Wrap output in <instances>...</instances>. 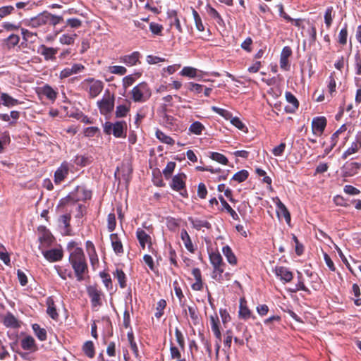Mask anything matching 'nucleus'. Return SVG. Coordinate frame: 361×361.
I'll return each mask as SVG.
<instances>
[{
	"mask_svg": "<svg viewBox=\"0 0 361 361\" xmlns=\"http://www.w3.org/2000/svg\"><path fill=\"white\" fill-rule=\"evenodd\" d=\"M68 260L74 271L77 281H83L85 275L88 273V266L83 250L77 248L73 250L69 255Z\"/></svg>",
	"mask_w": 361,
	"mask_h": 361,
	"instance_id": "f257e3e1",
	"label": "nucleus"
},
{
	"mask_svg": "<svg viewBox=\"0 0 361 361\" xmlns=\"http://www.w3.org/2000/svg\"><path fill=\"white\" fill-rule=\"evenodd\" d=\"M92 197V192L82 186H78L75 190L71 192L66 197L60 200V205H75L81 200H90Z\"/></svg>",
	"mask_w": 361,
	"mask_h": 361,
	"instance_id": "f03ea898",
	"label": "nucleus"
},
{
	"mask_svg": "<svg viewBox=\"0 0 361 361\" xmlns=\"http://www.w3.org/2000/svg\"><path fill=\"white\" fill-rule=\"evenodd\" d=\"M209 262L213 267L212 273V278L218 282L223 281L222 274L226 269V264L223 261L222 256L219 252H209Z\"/></svg>",
	"mask_w": 361,
	"mask_h": 361,
	"instance_id": "7ed1b4c3",
	"label": "nucleus"
},
{
	"mask_svg": "<svg viewBox=\"0 0 361 361\" xmlns=\"http://www.w3.org/2000/svg\"><path fill=\"white\" fill-rule=\"evenodd\" d=\"M130 96L134 102L143 103L151 97L152 90L147 82H141L132 89Z\"/></svg>",
	"mask_w": 361,
	"mask_h": 361,
	"instance_id": "20e7f679",
	"label": "nucleus"
},
{
	"mask_svg": "<svg viewBox=\"0 0 361 361\" xmlns=\"http://www.w3.org/2000/svg\"><path fill=\"white\" fill-rule=\"evenodd\" d=\"M103 128L105 134H112L116 138H125L127 135V123L124 121L115 123L106 121Z\"/></svg>",
	"mask_w": 361,
	"mask_h": 361,
	"instance_id": "39448f33",
	"label": "nucleus"
},
{
	"mask_svg": "<svg viewBox=\"0 0 361 361\" xmlns=\"http://www.w3.org/2000/svg\"><path fill=\"white\" fill-rule=\"evenodd\" d=\"M80 88L88 93L90 98H94L102 92L104 83L93 78H88L81 82Z\"/></svg>",
	"mask_w": 361,
	"mask_h": 361,
	"instance_id": "423d86ee",
	"label": "nucleus"
},
{
	"mask_svg": "<svg viewBox=\"0 0 361 361\" xmlns=\"http://www.w3.org/2000/svg\"><path fill=\"white\" fill-rule=\"evenodd\" d=\"M87 293L90 298L92 308L101 307L104 294L97 285L89 286L87 287Z\"/></svg>",
	"mask_w": 361,
	"mask_h": 361,
	"instance_id": "0eeeda50",
	"label": "nucleus"
},
{
	"mask_svg": "<svg viewBox=\"0 0 361 361\" xmlns=\"http://www.w3.org/2000/svg\"><path fill=\"white\" fill-rule=\"evenodd\" d=\"M186 175L183 173H178L172 178L171 188L180 192V195L184 197H188V192L185 189Z\"/></svg>",
	"mask_w": 361,
	"mask_h": 361,
	"instance_id": "6e6552de",
	"label": "nucleus"
},
{
	"mask_svg": "<svg viewBox=\"0 0 361 361\" xmlns=\"http://www.w3.org/2000/svg\"><path fill=\"white\" fill-rule=\"evenodd\" d=\"M97 106L99 107V111L102 115H106L111 112L114 109V97L108 96H104L103 98L97 102Z\"/></svg>",
	"mask_w": 361,
	"mask_h": 361,
	"instance_id": "1a4fd4ad",
	"label": "nucleus"
},
{
	"mask_svg": "<svg viewBox=\"0 0 361 361\" xmlns=\"http://www.w3.org/2000/svg\"><path fill=\"white\" fill-rule=\"evenodd\" d=\"M85 69L84 65L81 63H73L71 67L63 68L59 73V79L63 80L73 75L82 72Z\"/></svg>",
	"mask_w": 361,
	"mask_h": 361,
	"instance_id": "9d476101",
	"label": "nucleus"
},
{
	"mask_svg": "<svg viewBox=\"0 0 361 361\" xmlns=\"http://www.w3.org/2000/svg\"><path fill=\"white\" fill-rule=\"evenodd\" d=\"M327 121L324 116H317L312 119V130L317 136H321L326 126Z\"/></svg>",
	"mask_w": 361,
	"mask_h": 361,
	"instance_id": "9b49d317",
	"label": "nucleus"
},
{
	"mask_svg": "<svg viewBox=\"0 0 361 361\" xmlns=\"http://www.w3.org/2000/svg\"><path fill=\"white\" fill-rule=\"evenodd\" d=\"M274 272L283 283H289L293 280V272L286 267L276 266L274 269Z\"/></svg>",
	"mask_w": 361,
	"mask_h": 361,
	"instance_id": "f8f14e48",
	"label": "nucleus"
},
{
	"mask_svg": "<svg viewBox=\"0 0 361 361\" xmlns=\"http://www.w3.org/2000/svg\"><path fill=\"white\" fill-rule=\"evenodd\" d=\"M37 53L44 57L45 61H55L56 55L58 53V48L49 47L44 44H41L37 50Z\"/></svg>",
	"mask_w": 361,
	"mask_h": 361,
	"instance_id": "ddd939ff",
	"label": "nucleus"
},
{
	"mask_svg": "<svg viewBox=\"0 0 361 361\" xmlns=\"http://www.w3.org/2000/svg\"><path fill=\"white\" fill-rule=\"evenodd\" d=\"M135 234L142 249H145L146 245L148 246V248H150L152 246L151 236L147 234L143 229L138 228L136 230Z\"/></svg>",
	"mask_w": 361,
	"mask_h": 361,
	"instance_id": "4468645a",
	"label": "nucleus"
},
{
	"mask_svg": "<svg viewBox=\"0 0 361 361\" xmlns=\"http://www.w3.org/2000/svg\"><path fill=\"white\" fill-rule=\"evenodd\" d=\"M361 168L360 162H346L342 167V173L344 177H351L358 173Z\"/></svg>",
	"mask_w": 361,
	"mask_h": 361,
	"instance_id": "2eb2a0df",
	"label": "nucleus"
},
{
	"mask_svg": "<svg viewBox=\"0 0 361 361\" xmlns=\"http://www.w3.org/2000/svg\"><path fill=\"white\" fill-rule=\"evenodd\" d=\"M47 11L31 18L26 25L32 28H37L47 25Z\"/></svg>",
	"mask_w": 361,
	"mask_h": 361,
	"instance_id": "dca6fc26",
	"label": "nucleus"
},
{
	"mask_svg": "<svg viewBox=\"0 0 361 361\" xmlns=\"http://www.w3.org/2000/svg\"><path fill=\"white\" fill-rule=\"evenodd\" d=\"M43 256L50 262H58L62 259L63 251L61 248H52L43 252Z\"/></svg>",
	"mask_w": 361,
	"mask_h": 361,
	"instance_id": "f3484780",
	"label": "nucleus"
},
{
	"mask_svg": "<svg viewBox=\"0 0 361 361\" xmlns=\"http://www.w3.org/2000/svg\"><path fill=\"white\" fill-rule=\"evenodd\" d=\"M109 238L112 249L115 254L118 256L122 255L124 252V249L121 238L119 237L118 234L111 233Z\"/></svg>",
	"mask_w": 361,
	"mask_h": 361,
	"instance_id": "a211bd4d",
	"label": "nucleus"
},
{
	"mask_svg": "<svg viewBox=\"0 0 361 361\" xmlns=\"http://www.w3.org/2000/svg\"><path fill=\"white\" fill-rule=\"evenodd\" d=\"M141 54L139 51H133L130 54L124 55L119 58L120 62L125 63L128 66H133L140 63V58Z\"/></svg>",
	"mask_w": 361,
	"mask_h": 361,
	"instance_id": "6ab92c4d",
	"label": "nucleus"
},
{
	"mask_svg": "<svg viewBox=\"0 0 361 361\" xmlns=\"http://www.w3.org/2000/svg\"><path fill=\"white\" fill-rule=\"evenodd\" d=\"M285 97L286 101L291 104V106H286L285 107L286 112L290 114L295 113L299 107L298 100L290 92H286Z\"/></svg>",
	"mask_w": 361,
	"mask_h": 361,
	"instance_id": "aec40b11",
	"label": "nucleus"
},
{
	"mask_svg": "<svg viewBox=\"0 0 361 361\" xmlns=\"http://www.w3.org/2000/svg\"><path fill=\"white\" fill-rule=\"evenodd\" d=\"M211 329L215 337L219 341H221V333L220 330V322L216 313L209 317Z\"/></svg>",
	"mask_w": 361,
	"mask_h": 361,
	"instance_id": "412c9836",
	"label": "nucleus"
},
{
	"mask_svg": "<svg viewBox=\"0 0 361 361\" xmlns=\"http://www.w3.org/2000/svg\"><path fill=\"white\" fill-rule=\"evenodd\" d=\"M182 351L183 350L180 349V348L176 346L172 341H170V353L169 355V360L173 361H186V359L184 357H182Z\"/></svg>",
	"mask_w": 361,
	"mask_h": 361,
	"instance_id": "4be33fe9",
	"label": "nucleus"
},
{
	"mask_svg": "<svg viewBox=\"0 0 361 361\" xmlns=\"http://www.w3.org/2000/svg\"><path fill=\"white\" fill-rule=\"evenodd\" d=\"M361 148V135H357L355 140L352 142L351 146L348 148L342 154L343 159H347L350 155L356 153Z\"/></svg>",
	"mask_w": 361,
	"mask_h": 361,
	"instance_id": "5701e85b",
	"label": "nucleus"
},
{
	"mask_svg": "<svg viewBox=\"0 0 361 361\" xmlns=\"http://www.w3.org/2000/svg\"><path fill=\"white\" fill-rule=\"evenodd\" d=\"M3 324L8 328L18 329L20 327V322L10 312L4 317Z\"/></svg>",
	"mask_w": 361,
	"mask_h": 361,
	"instance_id": "b1692460",
	"label": "nucleus"
},
{
	"mask_svg": "<svg viewBox=\"0 0 361 361\" xmlns=\"http://www.w3.org/2000/svg\"><path fill=\"white\" fill-rule=\"evenodd\" d=\"M68 174V167L67 164H62L54 173V183L56 185L60 184L65 180Z\"/></svg>",
	"mask_w": 361,
	"mask_h": 361,
	"instance_id": "393cba45",
	"label": "nucleus"
},
{
	"mask_svg": "<svg viewBox=\"0 0 361 361\" xmlns=\"http://www.w3.org/2000/svg\"><path fill=\"white\" fill-rule=\"evenodd\" d=\"M238 315L240 318L244 320H247L251 317L253 319L255 318V317L252 316V312L247 306V302L244 298L240 299Z\"/></svg>",
	"mask_w": 361,
	"mask_h": 361,
	"instance_id": "a878e982",
	"label": "nucleus"
},
{
	"mask_svg": "<svg viewBox=\"0 0 361 361\" xmlns=\"http://www.w3.org/2000/svg\"><path fill=\"white\" fill-rule=\"evenodd\" d=\"M46 305L47 307V313L53 319L58 320L59 314L56 310L55 302L52 297H48L46 300Z\"/></svg>",
	"mask_w": 361,
	"mask_h": 361,
	"instance_id": "bb28decb",
	"label": "nucleus"
},
{
	"mask_svg": "<svg viewBox=\"0 0 361 361\" xmlns=\"http://www.w3.org/2000/svg\"><path fill=\"white\" fill-rule=\"evenodd\" d=\"M21 347L25 350L35 352L37 350L35 341L31 336H27L21 340Z\"/></svg>",
	"mask_w": 361,
	"mask_h": 361,
	"instance_id": "cd10ccee",
	"label": "nucleus"
},
{
	"mask_svg": "<svg viewBox=\"0 0 361 361\" xmlns=\"http://www.w3.org/2000/svg\"><path fill=\"white\" fill-rule=\"evenodd\" d=\"M276 204V212L279 216H283L286 223L290 222V214L286 205L278 198Z\"/></svg>",
	"mask_w": 361,
	"mask_h": 361,
	"instance_id": "c85d7f7f",
	"label": "nucleus"
},
{
	"mask_svg": "<svg viewBox=\"0 0 361 361\" xmlns=\"http://www.w3.org/2000/svg\"><path fill=\"white\" fill-rule=\"evenodd\" d=\"M188 221L191 223L192 227L197 231H200L202 228H206L207 229H210L212 228L211 224L205 219H200L190 216L188 217Z\"/></svg>",
	"mask_w": 361,
	"mask_h": 361,
	"instance_id": "c756f323",
	"label": "nucleus"
},
{
	"mask_svg": "<svg viewBox=\"0 0 361 361\" xmlns=\"http://www.w3.org/2000/svg\"><path fill=\"white\" fill-rule=\"evenodd\" d=\"M202 71L191 66H185L180 72V75L190 78H195L201 76Z\"/></svg>",
	"mask_w": 361,
	"mask_h": 361,
	"instance_id": "7c9ffc66",
	"label": "nucleus"
},
{
	"mask_svg": "<svg viewBox=\"0 0 361 361\" xmlns=\"http://www.w3.org/2000/svg\"><path fill=\"white\" fill-rule=\"evenodd\" d=\"M1 100L2 101V104L7 107H12L23 103L22 102L12 97L8 94L5 92H2L1 94Z\"/></svg>",
	"mask_w": 361,
	"mask_h": 361,
	"instance_id": "2f4dec72",
	"label": "nucleus"
},
{
	"mask_svg": "<svg viewBox=\"0 0 361 361\" xmlns=\"http://www.w3.org/2000/svg\"><path fill=\"white\" fill-rule=\"evenodd\" d=\"M222 252L224 255L226 257L227 262L233 266H235L238 263V259L231 250V248L228 245L224 246L222 248Z\"/></svg>",
	"mask_w": 361,
	"mask_h": 361,
	"instance_id": "473e14b6",
	"label": "nucleus"
},
{
	"mask_svg": "<svg viewBox=\"0 0 361 361\" xmlns=\"http://www.w3.org/2000/svg\"><path fill=\"white\" fill-rule=\"evenodd\" d=\"M180 238L183 241L185 248L191 253L195 252V247L192 243L191 238L185 229H182L180 232Z\"/></svg>",
	"mask_w": 361,
	"mask_h": 361,
	"instance_id": "72a5a7b5",
	"label": "nucleus"
},
{
	"mask_svg": "<svg viewBox=\"0 0 361 361\" xmlns=\"http://www.w3.org/2000/svg\"><path fill=\"white\" fill-rule=\"evenodd\" d=\"M113 276L117 279L121 288H125L126 287V275L122 269H116V271L113 272Z\"/></svg>",
	"mask_w": 361,
	"mask_h": 361,
	"instance_id": "f704fd0d",
	"label": "nucleus"
},
{
	"mask_svg": "<svg viewBox=\"0 0 361 361\" xmlns=\"http://www.w3.org/2000/svg\"><path fill=\"white\" fill-rule=\"evenodd\" d=\"M188 310L192 324L195 326L199 324L200 322V317L197 307L195 305L188 306Z\"/></svg>",
	"mask_w": 361,
	"mask_h": 361,
	"instance_id": "c9c22d12",
	"label": "nucleus"
},
{
	"mask_svg": "<svg viewBox=\"0 0 361 361\" xmlns=\"http://www.w3.org/2000/svg\"><path fill=\"white\" fill-rule=\"evenodd\" d=\"M41 93L51 101H54L57 97V92L49 85H45L41 88Z\"/></svg>",
	"mask_w": 361,
	"mask_h": 361,
	"instance_id": "e433bc0d",
	"label": "nucleus"
},
{
	"mask_svg": "<svg viewBox=\"0 0 361 361\" xmlns=\"http://www.w3.org/2000/svg\"><path fill=\"white\" fill-rule=\"evenodd\" d=\"M335 17V11L334 10V8L332 6H329L325 11L324 13V23L326 25V27L327 29H329L333 22V19Z\"/></svg>",
	"mask_w": 361,
	"mask_h": 361,
	"instance_id": "4c0bfd02",
	"label": "nucleus"
},
{
	"mask_svg": "<svg viewBox=\"0 0 361 361\" xmlns=\"http://www.w3.org/2000/svg\"><path fill=\"white\" fill-rule=\"evenodd\" d=\"M155 135L156 137L164 144L173 145L175 143L174 140L171 137L166 135L164 132L159 129L156 130Z\"/></svg>",
	"mask_w": 361,
	"mask_h": 361,
	"instance_id": "58836bf2",
	"label": "nucleus"
},
{
	"mask_svg": "<svg viewBox=\"0 0 361 361\" xmlns=\"http://www.w3.org/2000/svg\"><path fill=\"white\" fill-rule=\"evenodd\" d=\"M327 87L330 96L331 97H334L336 92V73L334 71L332 72L329 77Z\"/></svg>",
	"mask_w": 361,
	"mask_h": 361,
	"instance_id": "ea45409f",
	"label": "nucleus"
},
{
	"mask_svg": "<svg viewBox=\"0 0 361 361\" xmlns=\"http://www.w3.org/2000/svg\"><path fill=\"white\" fill-rule=\"evenodd\" d=\"M82 351L89 358H93L95 355L94 345L92 341H86L82 345Z\"/></svg>",
	"mask_w": 361,
	"mask_h": 361,
	"instance_id": "a19ab883",
	"label": "nucleus"
},
{
	"mask_svg": "<svg viewBox=\"0 0 361 361\" xmlns=\"http://www.w3.org/2000/svg\"><path fill=\"white\" fill-rule=\"evenodd\" d=\"M32 327L35 334L39 341H44L47 340V331L45 329L41 328L38 324H32Z\"/></svg>",
	"mask_w": 361,
	"mask_h": 361,
	"instance_id": "79ce46f5",
	"label": "nucleus"
},
{
	"mask_svg": "<svg viewBox=\"0 0 361 361\" xmlns=\"http://www.w3.org/2000/svg\"><path fill=\"white\" fill-rule=\"evenodd\" d=\"M204 128V125L201 122L195 121L190 126L188 130L191 134L200 135L202 134Z\"/></svg>",
	"mask_w": 361,
	"mask_h": 361,
	"instance_id": "37998d69",
	"label": "nucleus"
},
{
	"mask_svg": "<svg viewBox=\"0 0 361 361\" xmlns=\"http://www.w3.org/2000/svg\"><path fill=\"white\" fill-rule=\"evenodd\" d=\"M128 340L130 344V349L132 350L135 357H139V350L137 345L134 339V334L132 330L127 334Z\"/></svg>",
	"mask_w": 361,
	"mask_h": 361,
	"instance_id": "c03bdc74",
	"label": "nucleus"
},
{
	"mask_svg": "<svg viewBox=\"0 0 361 361\" xmlns=\"http://www.w3.org/2000/svg\"><path fill=\"white\" fill-rule=\"evenodd\" d=\"M299 290H303L310 293V290L305 285L302 274L298 271V283L295 285V288L293 290V292L295 293Z\"/></svg>",
	"mask_w": 361,
	"mask_h": 361,
	"instance_id": "a18cd8bd",
	"label": "nucleus"
},
{
	"mask_svg": "<svg viewBox=\"0 0 361 361\" xmlns=\"http://www.w3.org/2000/svg\"><path fill=\"white\" fill-rule=\"evenodd\" d=\"M130 109V104L118 105L116 106L115 116L116 118H123L127 116Z\"/></svg>",
	"mask_w": 361,
	"mask_h": 361,
	"instance_id": "49530a36",
	"label": "nucleus"
},
{
	"mask_svg": "<svg viewBox=\"0 0 361 361\" xmlns=\"http://www.w3.org/2000/svg\"><path fill=\"white\" fill-rule=\"evenodd\" d=\"M99 276L102 279V282H103L105 288L108 290H112L113 283H112V280H111L110 274L106 271H101L99 273Z\"/></svg>",
	"mask_w": 361,
	"mask_h": 361,
	"instance_id": "de8ad7c7",
	"label": "nucleus"
},
{
	"mask_svg": "<svg viewBox=\"0 0 361 361\" xmlns=\"http://www.w3.org/2000/svg\"><path fill=\"white\" fill-rule=\"evenodd\" d=\"M175 337L178 348H180L183 352H184L185 348V338L181 331L178 327L175 329Z\"/></svg>",
	"mask_w": 361,
	"mask_h": 361,
	"instance_id": "09e8293b",
	"label": "nucleus"
},
{
	"mask_svg": "<svg viewBox=\"0 0 361 361\" xmlns=\"http://www.w3.org/2000/svg\"><path fill=\"white\" fill-rule=\"evenodd\" d=\"M192 13L193 16V18L195 20V27H196L197 30L200 32H203L204 30V26L202 23V18H201L200 14L194 8L192 9Z\"/></svg>",
	"mask_w": 361,
	"mask_h": 361,
	"instance_id": "8fccbe9b",
	"label": "nucleus"
},
{
	"mask_svg": "<svg viewBox=\"0 0 361 361\" xmlns=\"http://www.w3.org/2000/svg\"><path fill=\"white\" fill-rule=\"evenodd\" d=\"M209 158L223 165H226L228 162V159L224 154L219 152H210Z\"/></svg>",
	"mask_w": 361,
	"mask_h": 361,
	"instance_id": "3c124183",
	"label": "nucleus"
},
{
	"mask_svg": "<svg viewBox=\"0 0 361 361\" xmlns=\"http://www.w3.org/2000/svg\"><path fill=\"white\" fill-rule=\"evenodd\" d=\"M141 75V73H137L135 75H128L125 76L123 78V87L125 90H126L128 87L131 86L136 80V78L135 76H137V78H139Z\"/></svg>",
	"mask_w": 361,
	"mask_h": 361,
	"instance_id": "603ef678",
	"label": "nucleus"
},
{
	"mask_svg": "<svg viewBox=\"0 0 361 361\" xmlns=\"http://www.w3.org/2000/svg\"><path fill=\"white\" fill-rule=\"evenodd\" d=\"M77 37L76 34L68 35L63 34L59 38V42L62 44L71 45L75 42V39Z\"/></svg>",
	"mask_w": 361,
	"mask_h": 361,
	"instance_id": "864d4df0",
	"label": "nucleus"
},
{
	"mask_svg": "<svg viewBox=\"0 0 361 361\" xmlns=\"http://www.w3.org/2000/svg\"><path fill=\"white\" fill-rule=\"evenodd\" d=\"M6 45L8 49L13 48L16 46L20 42V37L16 34L10 35L6 39Z\"/></svg>",
	"mask_w": 361,
	"mask_h": 361,
	"instance_id": "5fc2aeb1",
	"label": "nucleus"
},
{
	"mask_svg": "<svg viewBox=\"0 0 361 361\" xmlns=\"http://www.w3.org/2000/svg\"><path fill=\"white\" fill-rule=\"evenodd\" d=\"M211 109L212 111L216 113L226 120L231 118L232 114L226 109H221L215 106H212Z\"/></svg>",
	"mask_w": 361,
	"mask_h": 361,
	"instance_id": "6e6d98bb",
	"label": "nucleus"
},
{
	"mask_svg": "<svg viewBox=\"0 0 361 361\" xmlns=\"http://www.w3.org/2000/svg\"><path fill=\"white\" fill-rule=\"evenodd\" d=\"M211 109L212 111L216 113L226 120L231 118L232 114L226 109H221L215 106H212Z\"/></svg>",
	"mask_w": 361,
	"mask_h": 361,
	"instance_id": "4d7b16f0",
	"label": "nucleus"
},
{
	"mask_svg": "<svg viewBox=\"0 0 361 361\" xmlns=\"http://www.w3.org/2000/svg\"><path fill=\"white\" fill-rule=\"evenodd\" d=\"M47 24L56 26L63 21V17L59 16L53 15L47 11Z\"/></svg>",
	"mask_w": 361,
	"mask_h": 361,
	"instance_id": "13d9d810",
	"label": "nucleus"
},
{
	"mask_svg": "<svg viewBox=\"0 0 361 361\" xmlns=\"http://www.w3.org/2000/svg\"><path fill=\"white\" fill-rule=\"evenodd\" d=\"M166 301L164 299H161L158 301L156 308L157 312L154 314L157 319H159L163 316L164 310L166 308Z\"/></svg>",
	"mask_w": 361,
	"mask_h": 361,
	"instance_id": "bf43d9fd",
	"label": "nucleus"
},
{
	"mask_svg": "<svg viewBox=\"0 0 361 361\" xmlns=\"http://www.w3.org/2000/svg\"><path fill=\"white\" fill-rule=\"evenodd\" d=\"M354 68L355 74L361 75V54L357 51L354 55Z\"/></svg>",
	"mask_w": 361,
	"mask_h": 361,
	"instance_id": "052dcab7",
	"label": "nucleus"
},
{
	"mask_svg": "<svg viewBox=\"0 0 361 361\" xmlns=\"http://www.w3.org/2000/svg\"><path fill=\"white\" fill-rule=\"evenodd\" d=\"M249 176V173L247 170H241L235 173L232 178V180H235L238 183L245 181Z\"/></svg>",
	"mask_w": 361,
	"mask_h": 361,
	"instance_id": "680f3d73",
	"label": "nucleus"
},
{
	"mask_svg": "<svg viewBox=\"0 0 361 361\" xmlns=\"http://www.w3.org/2000/svg\"><path fill=\"white\" fill-rule=\"evenodd\" d=\"M116 226V215L114 212L109 213L107 216V228L109 232L115 230Z\"/></svg>",
	"mask_w": 361,
	"mask_h": 361,
	"instance_id": "e2e57ef3",
	"label": "nucleus"
},
{
	"mask_svg": "<svg viewBox=\"0 0 361 361\" xmlns=\"http://www.w3.org/2000/svg\"><path fill=\"white\" fill-rule=\"evenodd\" d=\"M163 29V26L159 23L154 22L149 23V30L154 35L161 36Z\"/></svg>",
	"mask_w": 361,
	"mask_h": 361,
	"instance_id": "0e129e2a",
	"label": "nucleus"
},
{
	"mask_svg": "<svg viewBox=\"0 0 361 361\" xmlns=\"http://www.w3.org/2000/svg\"><path fill=\"white\" fill-rule=\"evenodd\" d=\"M109 71L112 74L123 75L127 73V69L121 66H112L109 67Z\"/></svg>",
	"mask_w": 361,
	"mask_h": 361,
	"instance_id": "69168bd1",
	"label": "nucleus"
},
{
	"mask_svg": "<svg viewBox=\"0 0 361 361\" xmlns=\"http://www.w3.org/2000/svg\"><path fill=\"white\" fill-rule=\"evenodd\" d=\"M207 13L212 18L215 19L219 24H221L224 22V20H223L221 16H220V14L219 13V12L214 8L212 7L211 6H208Z\"/></svg>",
	"mask_w": 361,
	"mask_h": 361,
	"instance_id": "338daca9",
	"label": "nucleus"
},
{
	"mask_svg": "<svg viewBox=\"0 0 361 361\" xmlns=\"http://www.w3.org/2000/svg\"><path fill=\"white\" fill-rule=\"evenodd\" d=\"M348 38V29L347 25L345 24L344 27L340 30L338 34V43L341 45H345L347 43Z\"/></svg>",
	"mask_w": 361,
	"mask_h": 361,
	"instance_id": "774afa93",
	"label": "nucleus"
}]
</instances>
